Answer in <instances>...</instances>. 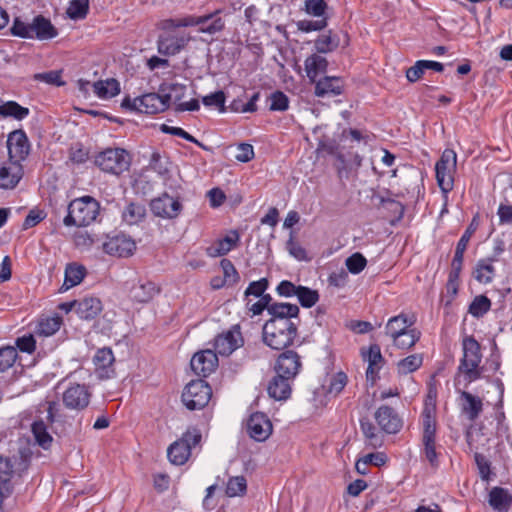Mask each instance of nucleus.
<instances>
[{"instance_id": "a19ab883", "label": "nucleus", "mask_w": 512, "mask_h": 512, "mask_svg": "<svg viewBox=\"0 0 512 512\" xmlns=\"http://www.w3.org/2000/svg\"><path fill=\"white\" fill-rule=\"evenodd\" d=\"M0 115L3 117H13L16 120H22L29 115V109L19 105L15 101H8L0 105Z\"/></svg>"}, {"instance_id": "423d86ee", "label": "nucleus", "mask_w": 512, "mask_h": 512, "mask_svg": "<svg viewBox=\"0 0 512 512\" xmlns=\"http://www.w3.org/2000/svg\"><path fill=\"white\" fill-rule=\"evenodd\" d=\"M423 432L421 438V455L429 462L432 468L439 467L441 453L436 443V421L431 410L426 408L422 414Z\"/></svg>"}, {"instance_id": "393cba45", "label": "nucleus", "mask_w": 512, "mask_h": 512, "mask_svg": "<svg viewBox=\"0 0 512 512\" xmlns=\"http://www.w3.org/2000/svg\"><path fill=\"white\" fill-rule=\"evenodd\" d=\"M30 28L32 39L36 38L43 41L55 38L58 35L57 29L53 26L51 21L43 15L34 17L30 23Z\"/></svg>"}, {"instance_id": "3c124183", "label": "nucleus", "mask_w": 512, "mask_h": 512, "mask_svg": "<svg viewBox=\"0 0 512 512\" xmlns=\"http://www.w3.org/2000/svg\"><path fill=\"white\" fill-rule=\"evenodd\" d=\"M328 18L323 17L318 20H300L296 23L297 29L301 32L309 33L312 31H321L328 25Z\"/></svg>"}, {"instance_id": "b1692460", "label": "nucleus", "mask_w": 512, "mask_h": 512, "mask_svg": "<svg viewBox=\"0 0 512 512\" xmlns=\"http://www.w3.org/2000/svg\"><path fill=\"white\" fill-rule=\"evenodd\" d=\"M300 309L296 304L276 302L269 308L271 318L266 322H293L298 319Z\"/></svg>"}, {"instance_id": "bf43d9fd", "label": "nucleus", "mask_w": 512, "mask_h": 512, "mask_svg": "<svg viewBox=\"0 0 512 512\" xmlns=\"http://www.w3.org/2000/svg\"><path fill=\"white\" fill-rule=\"evenodd\" d=\"M269 286V281L267 278H261L258 281H253L249 284L247 289L245 290V297H249L251 295L255 297H260L266 291Z\"/></svg>"}, {"instance_id": "a18cd8bd", "label": "nucleus", "mask_w": 512, "mask_h": 512, "mask_svg": "<svg viewBox=\"0 0 512 512\" xmlns=\"http://www.w3.org/2000/svg\"><path fill=\"white\" fill-rule=\"evenodd\" d=\"M491 308V300L485 295L476 296L469 305L468 312L475 318H480Z\"/></svg>"}, {"instance_id": "f3484780", "label": "nucleus", "mask_w": 512, "mask_h": 512, "mask_svg": "<svg viewBox=\"0 0 512 512\" xmlns=\"http://www.w3.org/2000/svg\"><path fill=\"white\" fill-rule=\"evenodd\" d=\"M90 396L85 385L72 384L63 393V403L68 409L83 410L89 405Z\"/></svg>"}, {"instance_id": "052dcab7", "label": "nucleus", "mask_w": 512, "mask_h": 512, "mask_svg": "<svg viewBox=\"0 0 512 512\" xmlns=\"http://www.w3.org/2000/svg\"><path fill=\"white\" fill-rule=\"evenodd\" d=\"M202 102L205 106H215L221 112L225 111V93L223 91H217L203 97Z\"/></svg>"}, {"instance_id": "864d4df0", "label": "nucleus", "mask_w": 512, "mask_h": 512, "mask_svg": "<svg viewBox=\"0 0 512 512\" xmlns=\"http://www.w3.org/2000/svg\"><path fill=\"white\" fill-rule=\"evenodd\" d=\"M160 130L163 133L181 137V138L205 149V146L201 142H199L195 137H193L191 134H189L188 132H186L184 129H182L180 127H173V126H168L166 124H162L160 127Z\"/></svg>"}, {"instance_id": "680f3d73", "label": "nucleus", "mask_w": 512, "mask_h": 512, "mask_svg": "<svg viewBox=\"0 0 512 512\" xmlns=\"http://www.w3.org/2000/svg\"><path fill=\"white\" fill-rule=\"evenodd\" d=\"M34 79L56 86L64 85L61 80V72L56 70L35 74Z\"/></svg>"}, {"instance_id": "0e129e2a", "label": "nucleus", "mask_w": 512, "mask_h": 512, "mask_svg": "<svg viewBox=\"0 0 512 512\" xmlns=\"http://www.w3.org/2000/svg\"><path fill=\"white\" fill-rule=\"evenodd\" d=\"M426 70L424 60H418L415 64L407 69L406 78L409 82L414 83L418 81Z\"/></svg>"}, {"instance_id": "8fccbe9b", "label": "nucleus", "mask_w": 512, "mask_h": 512, "mask_svg": "<svg viewBox=\"0 0 512 512\" xmlns=\"http://www.w3.org/2000/svg\"><path fill=\"white\" fill-rule=\"evenodd\" d=\"M61 326V319L59 317H51L39 322L37 333L43 336H51L56 333Z\"/></svg>"}, {"instance_id": "20e7f679", "label": "nucleus", "mask_w": 512, "mask_h": 512, "mask_svg": "<svg viewBox=\"0 0 512 512\" xmlns=\"http://www.w3.org/2000/svg\"><path fill=\"white\" fill-rule=\"evenodd\" d=\"M99 209V203L90 196L74 199L68 206V214L63 222L66 226H88L96 219Z\"/></svg>"}, {"instance_id": "338daca9", "label": "nucleus", "mask_w": 512, "mask_h": 512, "mask_svg": "<svg viewBox=\"0 0 512 512\" xmlns=\"http://www.w3.org/2000/svg\"><path fill=\"white\" fill-rule=\"evenodd\" d=\"M16 346L21 352L31 354L36 348V341L33 335H24L16 339Z\"/></svg>"}, {"instance_id": "9b49d317", "label": "nucleus", "mask_w": 512, "mask_h": 512, "mask_svg": "<svg viewBox=\"0 0 512 512\" xmlns=\"http://www.w3.org/2000/svg\"><path fill=\"white\" fill-rule=\"evenodd\" d=\"M175 29L165 30L157 41L158 52L165 56H173L183 50L191 40L185 33L175 32Z\"/></svg>"}, {"instance_id": "473e14b6", "label": "nucleus", "mask_w": 512, "mask_h": 512, "mask_svg": "<svg viewBox=\"0 0 512 512\" xmlns=\"http://www.w3.org/2000/svg\"><path fill=\"white\" fill-rule=\"evenodd\" d=\"M360 428L369 446L372 448L382 446L383 436L368 418L360 420Z\"/></svg>"}, {"instance_id": "13d9d810", "label": "nucleus", "mask_w": 512, "mask_h": 512, "mask_svg": "<svg viewBox=\"0 0 512 512\" xmlns=\"http://www.w3.org/2000/svg\"><path fill=\"white\" fill-rule=\"evenodd\" d=\"M347 375L344 372H338L330 379L328 393L338 395L347 384Z\"/></svg>"}, {"instance_id": "2f4dec72", "label": "nucleus", "mask_w": 512, "mask_h": 512, "mask_svg": "<svg viewBox=\"0 0 512 512\" xmlns=\"http://www.w3.org/2000/svg\"><path fill=\"white\" fill-rule=\"evenodd\" d=\"M413 325V321L404 313L390 318L386 324V334L393 338L396 335L408 330Z\"/></svg>"}, {"instance_id": "4d7b16f0", "label": "nucleus", "mask_w": 512, "mask_h": 512, "mask_svg": "<svg viewBox=\"0 0 512 512\" xmlns=\"http://www.w3.org/2000/svg\"><path fill=\"white\" fill-rule=\"evenodd\" d=\"M305 11L314 17H322L325 15L327 4L324 0H305Z\"/></svg>"}, {"instance_id": "e433bc0d", "label": "nucleus", "mask_w": 512, "mask_h": 512, "mask_svg": "<svg viewBox=\"0 0 512 512\" xmlns=\"http://www.w3.org/2000/svg\"><path fill=\"white\" fill-rule=\"evenodd\" d=\"M85 274L86 269L84 266L76 263L68 264L65 269V279L63 283L65 290L80 284L85 277Z\"/></svg>"}, {"instance_id": "6ab92c4d", "label": "nucleus", "mask_w": 512, "mask_h": 512, "mask_svg": "<svg viewBox=\"0 0 512 512\" xmlns=\"http://www.w3.org/2000/svg\"><path fill=\"white\" fill-rule=\"evenodd\" d=\"M375 419L380 428L388 434L398 433L402 426V419L397 412L390 406H380L375 412Z\"/></svg>"}, {"instance_id": "4468645a", "label": "nucleus", "mask_w": 512, "mask_h": 512, "mask_svg": "<svg viewBox=\"0 0 512 512\" xmlns=\"http://www.w3.org/2000/svg\"><path fill=\"white\" fill-rule=\"evenodd\" d=\"M302 369L301 356L293 351L286 350L280 353L276 359L274 370L276 373L295 379Z\"/></svg>"}, {"instance_id": "2eb2a0df", "label": "nucleus", "mask_w": 512, "mask_h": 512, "mask_svg": "<svg viewBox=\"0 0 512 512\" xmlns=\"http://www.w3.org/2000/svg\"><path fill=\"white\" fill-rule=\"evenodd\" d=\"M7 148L9 160L21 164L30 151L29 141L25 132L22 130L11 132L7 139Z\"/></svg>"}, {"instance_id": "9d476101", "label": "nucleus", "mask_w": 512, "mask_h": 512, "mask_svg": "<svg viewBox=\"0 0 512 512\" xmlns=\"http://www.w3.org/2000/svg\"><path fill=\"white\" fill-rule=\"evenodd\" d=\"M457 155L451 149L443 151L435 166L436 179L441 191L446 195L453 189V173L456 169Z\"/></svg>"}, {"instance_id": "f257e3e1", "label": "nucleus", "mask_w": 512, "mask_h": 512, "mask_svg": "<svg viewBox=\"0 0 512 512\" xmlns=\"http://www.w3.org/2000/svg\"><path fill=\"white\" fill-rule=\"evenodd\" d=\"M462 350L463 356L458 366V374L463 377L465 386H467L482 376L481 346L473 336H466L462 340Z\"/></svg>"}, {"instance_id": "79ce46f5", "label": "nucleus", "mask_w": 512, "mask_h": 512, "mask_svg": "<svg viewBox=\"0 0 512 512\" xmlns=\"http://www.w3.org/2000/svg\"><path fill=\"white\" fill-rule=\"evenodd\" d=\"M31 430L38 445H40L43 449L50 447L53 438L48 433L47 426L43 420L35 421L31 426Z\"/></svg>"}, {"instance_id": "c85d7f7f", "label": "nucleus", "mask_w": 512, "mask_h": 512, "mask_svg": "<svg viewBox=\"0 0 512 512\" xmlns=\"http://www.w3.org/2000/svg\"><path fill=\"white\" fill-rule=\"evenodd\" d=\"M305 71L310 82L316 81L320 74L326 72L328 67V61L325 57L321 56L320 53H314L306 58L304 62Z\"/></svg>"}, {"instance_id": "4c0bfd02", "label": "nucleus", "mask_w": 512, "mask_h": 512, "mask_svg": "<svg viewBox=\"0 0 512 512\" xmlns=\"http://www.w3.org/2000/svg\"><path fill=\"white\" fill-rule=\"evenodd\" d=\"M420 336L421 333L416 328H409L391 339L397 348L408 350L416 344Z\"/></svg>"}, {"instance_id": "de8ad7c7", "label": "nucleus", "mask_w": 512, "mask_h": 512, "mask_svg": "<svg viewBox=\"0 0 512 512\" xmlns=\"http://www.w3.org/2000/svg\"><path fill=\"white\" fill-rule=\"evenodd\" d=\"M89 0H71L67 14L71 19H83L88 14Z\"/></svg>"}, {"instance_id": "1a4fd4ad", "label": "nucleus", "mask_w": 512, "mask_h": 512, "mask_svg": "<svg viewBox=\"0 0 512 512\" xmlns=\"http://www.w3.org/2000/svg\"><path fill=\"white\" fill-rule=\"evenodd\" d=\"M211 396L212 389L205 380H192L182 393V402L189 410H199L209 403Z\"/></svg>"}, {"instance_id": "37998d69", "label": "nucleus", "mask_w": 512, "mask_h": 512, "mask_svg": "<svg viewBox=\"0 0 512 512\" xmlns=\"http://www.w3.org/2000/svg\"><path fill=\"white\" fill-rule=\"evenodd\" d=\"M423 357L421 354H412L400 360L397 364L399 374H409L421 367Z\"/></svg>"}, {"instance_id": "774afa93", "label": "nucleus", "mask_w": 512, "mask_h": 512, "mask_svg": "<svg viewBox=\"0 0 512 512\" xmlns=\"http://www.w3.org/2000/svg\"><path fill=\"white\" fill-rule=\"evenodd\" d=\"M238 154H236L235 159L239 162H249L254 158V148L251 144L248 143H240L237 146Z\"/></svg>"}, {"instance_id": "e2e57ef3", "label": "nucleus", "mask_w": 512, "mask_h": 512, "mask_svg": "<svg viewBox=\"0 0 512 512\" xmlns=\"http://www.w3.org/2000/svg\"><path fill=\"white\" fill-rule=\"evenodd\" d=\"M30 23H25L19 18H15L13 25L11 27V33L14 36H18L21 38L32 39V34L30 33Z\"/></svg>"}, {"instance_id": "dca6fc26", "label": "nucleus", "mask_w": 512, "mask_h": 512, "mask_svg": "<svg viewBox=\"0 0 512 512\" xmlns=\"http://www.w3.org/2000/svg\"><path fill=\"white\" fill-rule=\"evenodd\" d=\"M243 345V338L238 325L233 326L226 333L215 338L214 348L216 354L229 356L233 351Z\"/></svg>"}, {"instance_id": "c756f323", "label": "nucleus", "mask_w": 512, "mask_h": 512, "mask_svg": "<svg viewBox=\"0 0 512 512\" xmlns=\"http://www.w3.org/2000/svg\"><path fill=\"white\" fill-rule=\"evenodd\" d=\"M102 310L101 301L98 298L90 297L77 301L76 313L81 319H94Z\"/></svg>"}, {"instance_id": "c9c22d12", "label": "nucleus", "mask_w": 512, "mask_h": 512, "mask_svg": "<svg viewBox=\"0 0 512 512\" xmlns=\"http://www.w3.org/2000/svg\"><path fill=\"white\" fill-rule=\"evenodd\" d=\"M494 259H481L477 262L476 268L473 272L474 278L480 283H490L495 274V268L492 265Z\"/></svg>"}, {"instance_id": "6e6d98bb", "label": "nucleus", "mask_w": 512, "mask_h": 512, "mask_svg": "<svg viewBox=\"0 0 512 512\" xmlns=\"http://www.w3.org/2000/svg\"><path fill=\"white\" fill-rule=\"evenodd\" d=\"M271 111H286L289 108V99L282 91H275L270 96Z\"/></svg>"}, {"instance_id": "4be33fe9", "label": "nucleus", "mask_w": 512, "mask_h": 512, "mask_svg": "<svg viewBox=\"0 0 512 512\" xmlns=\"http://www.w3.org/2000/svg\"><path fill=\"white\" fill-rule=\"evenodd\" d=\"M23 177L21 164L7 160L0 167V189H14Z\"/></svg>"}, {"instance_id": "cd10ccee", "label": "nucleus", "mask_w": 512, "mask_h": 512, "mask_svg": "<svg viewBox=\"0 0 512 512\" xmlns=\"http://www.w3.org/2000/svg\"><path fill=\"white\" fill-rule=\"evenodd\" d=\"M159 293V288L150 281L138 282L130 289V298L138 303H147Z\"/></svg>"}, {"instance_id": "0eeeda50", "label": "nucleus", "mask_w": 512, "mask_h": 512, "mask_svg": "<svg viewBox=\"0 0 512 512\" xmlns=\"http://www.w3.org/2000/svg\"><path fill=\"white\" fill-rule=\"evenodd\" d=\"M95 164L104 172L120 175L131 165L130 154L121 148H109L95 157Z\"/></svg>"}, {"instance_id": "ea45409f", "label": "nucleus", "mask_w": 512, "mask_h": 512, "mask_svg": "<svg viewBox=\"0 0 512 512\" xmlns=\"http://www.w3.org/2000/svg\"><path fill=\"white\" fill-rule=\"evenodd\" d=\"M146 215V209L141 204L129 203L122 213L123 220L129 224H138Z\"/></svg>"}, {"instance_id": "09e8293b", "label": "nucleus", "mask_w": 512, "mask_h": 512, "mask_svg": "<svg viewBox=\"0 0 512 512\" xmlns=\"http://www.w3.org/2000/svg\"><path fill=\"white\" fill-rule=\"evenodd\" d=\"M17 356V349L13 346L0 348V372H4L12 367Z\"/></svg>"}, {"instance_id": "5701e85b", "label": "nucleus", "mask_w": 512, "mask_h": 512, "mask_svg": "<svg viewBox=\"0 0 512 512\" xmlns=\"http://www.w3.org/2000/svg\"><path fill=\"white\" fill-rule=\"evenodd\" d=\"M293 380L286 375L276 373L267 387L269 396L277 401L288 399L291 395V382Z\"/></svg>"}, {"instance_id": "a878e982", "label": "nucleus", "mask_w": 512, "mask_h": 512, "mask_svg": "<svg viewBox=\"0 0 512 512\" xmlns=\"http://www.w3.org/2000/svg\"><path fill=\"white\" fill-rule=\"evenodd\" d=\"M461 412L470 421H475L483 410L481 398L467 391L460 392Z\"/></svg>"}, {"instance_id": "6e6552de", "label": "nucleus", "mask_w": 512, "mask_h": 512, "mask_svg": "<svg viewBox=\"0 0 512 512\" xmlns=\"http://www.w3.org/2000/svg\"><path fill=\"white\" fill-rule=\"evenodd\" d=\"M202 435L196 428L187 430L183 436L171 444L167 450V455L171 463L175 465L185 464L193 447H196L201 441Z\"/></svg>"}, {"instance_id": "f03ea898", "label": "nucleus", "mask_w": 512, "mask_h": 512, "mask_svg": "<svg viewBox=\"0 0 512 512\" xmlns=\"http://www.w3.org/2000/svg\"><path fill=\"white\" fill-rule=\"evenodd\" d=\"M218 13L219 11L204 16L188 15L181 18L164 19L160 22L159 27L162 30H170L180 27L199 26L200 32L207 34H215L224 29V21L222 20V18H215V15Z\"/></svg>"}, {"instance_id": "a211bd4d", "label": "nucleus", "mask_w": 512, "mask_h": 512, "mask_svg": "<svg viewBox=\"0 0 512 512\" xmlns=\"http://www.w3.org/2000/svg\"><path fill=\"white\" fill-rule=\"evenodd\" d=\"M190 366L198 376L207 377L218 366L217 354L210 349L197 352L193 355Z\"/></svg>"}, {"instance_id": "69168bd1", "label": "nucleus", "mask_w": 512, "mask_h": 512, "mask_svg": "<svg viewBox=\"0 0 512 512\" xmlns=\"http://www.w3.org/2000/svg\"><path fill=\"white\" fill-rule=\"evenodd\" d=\"M276 292L279 296L286 298L297 296L298 286L291 281L283 280L277 285Z\"/></svg>"}, {"instance_id": "58836bf2", "label": "nucleus", "mask_w": 512, "mask_h": 512, "mask_svg": "<svg viewBox=\"0 0 512 512\" xmlns=\"http://www.w3.org/2000/svg\"><path fill=\"white\" fill-rule=\"evenodd\" d=\"M340 45V40L337 35H333L330 30L328 34L320 35L314 43L315 49L320 54H326L334 51Z\"/></svg>"}, {"instance_id": "39448f33", "label": "nucleus", "mask_w": 512, "mask_h": 512, "mask_svg": "<svg viewBox=\"0 0 512 512\" xmlns=\"http://www.w3.org/2000/svg\"><path fill=\"white\" fill-rule=\"evenodd\" d=\"M172 94L146 93L139 97H125L121 107L139 113L157 114L164 112L170 106Z\"/></svg>"}, {"instance_id": "c03bdc74", "label": "nucleus", "mask_w": 512, "mask_h": 512, "mask_svg": "<svg viewBox=\"0 0 512 512\" xmlns=\"http://www.w3.org/2000/svg\"><path fill=\"white\" fill-rule=\"evenodd\" d=\"M247 490V481L244 476H234L230 477L227 485L225 493L228 497H236L242 496L246 493Z\"/></svg>"}, {"instance_id": "ddd939ff", "label": "nucleus", "mask_w": 512, "mask_h": 512, "mask_svg": "<svg viewBox=\"0 0 512 512\" xmlns=\"http://www.w3.org/2000/svg\"><path fill=\"white\" fill-rule=\"evenodd\" d=\"M150 208L155 216L165 219H174L180 214L182 204L168 193H163L160 197L151 201Z\"/></svg>"}, {"instance_id": "bb28decb", "label": "nucleus", "mask_w": 512, "mask_h": 512, "mask_svg": "<svg viewBox=\"0 0 512 512\" xmlns=\"http://www.w3.org/2000/svg\"><path fill=\"white\" fill-rule=\"evenodd\" d=\"M313 84H315V95L318 97L337 96L343 91V81L340 77L325 76L316 80Z\"/></svg>"}, {"instance_id": "72a5a7b5", "label": "nucleus", "mask_w": 512, "mask_h": 512, "mask_svg": "<svg viewBox=\"0 0 512 512\" xmlns=\"http://www.w3.org/2000/svg\"><path fill=\"white\" fill-rule=\"evenodd\" d=\"M239 241V234L237 231H232L229 235L219 240L215 246L208 248V254L212 257L226 255L231 249L236 246Z\"/></svg>"}, {"instance_id": "49530a36", "label": "nucleus", "mask_w": 512, "mask_h": 512, "mask_svg": "<svg viewBox=\"0 0 512 512\" xmlns=\"http://www.w3.org/2000/svg\"><path fill=\"white\" fill-rule=\"evenodd\" d=\"M297 298L300 304L305 308L314 306L319 300V293L309 287L298 286Z\"/></svg>"}, {"instance_id": "412c9836", "label": "nucleus", "mask_w": 512, "mask_h": 512, "mask_svg": "<svg viewBox=\"0 0 512 512\" xmlns=\"http://www.w3.org/2000/svg\"><path fill=\"white\" fill-rule=\"evenodd\" d=\"M114 354L111 348L98 349L93 357V363L95 366V373L99 379H109L115 374L114 369Z\"/></svg>"}, {"instance_id": "aec40b11", "label": "nucleus", "mask_w": 512, "mask_h": 512, "mask_svg": "<svg viewBox=\"0 0 512 512\" xmlns=\"http://www.w3.org/2000/svg\"><path fill=\"white\" fill-rule=\"evenodd\" d=\"M272 432V424L265 414L257 412L247 421V433L256 441H265Z\"/></svg>"}, {"instance_id": "5fc2aeb1", "label": "nucleus", "mask_w": 512, "mask_h": 512, "mask_svg": "<svg viewBox=\"0 0 512 512\" xmlns=\"http://www.w3.org/2000/svg\"><path fill=\"white\" fill-rule=\"evenodd\" d=\"M220 265L223 269L224 281L229 285L236 284L240 276L233 263L229 259L224 258L221 260Z\"/></svg>"}, {"instance_id": "f704fd0d", "label": "nucleus", "mask_w": 512, "mask_h": 512, "mask_svg": "<svg viewBox=\"0 0 512 512\" xmlns=\"http://www.w3.org/2000/svg\"><path fill=\"white\" fill-rule=\"evenodd\" d=\"M94 93L103 99L116 96L120 92V85L116 79H107L105 81H97L92 84Z\"/></svg>"}, {"instance_id": "f8f14e48", "label": "nucleus", "mask_w": 512, "mask_h": 512, "mask_svg": "<svg viewBox=\"0 0 512 512\" xmlns=\"http://www.w3.org/2000/svg\"><path fill=\"white\" fill-rule=\"evenodd\" d=\"M102 247L105 253L117 257H129L136 250L135 241L123 233L108 235Z\"/></svg>"}, {"instance_id": "7c9ffc66", "label": "nucleus", "mask_w": 512, "mask_h": 512, "mask_svg": "<svg viewBox=\"0 0 512 512\" xmlns=\"http://www.w3.org/2000/svg\"><path fill=\"white\" fill-rule=\"evenodd\" d=\"M512 503V496L501 487H493L489 492L490 506L499 512H506Z\"/></svg>"}, {"instance_id": "603ef678", "label": "nucleus", "mask_w": 512, "mask_h": 512, "mask_svg": "<svg viewBox=\"0 0 512 512\" xmlns=\"http://www.w3.org/2000/svg\"><path fill=\"white\" fill-rule=\"evenodd\" d=\"M345 265L350 273L359 274L366 267L367 260L361 253L356 252L346 259Z\"/></svg>"}, {"instance_id": "7ed1b4c3", "label": "nucleus", "mask_w": 512, "mask_h": 512, "mask_svg": "<svg viewBox=\"0 0 512 512\" xmlns=\"http://www.w3.org/2000/svg\"><path fill=\"white\" fill-rule=\"evenodd\" d=\"M298 334L295 322H266L263 326V341L274 350L291 346Z\"/></svg>"}]
</instances>
